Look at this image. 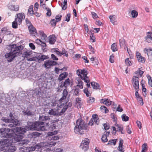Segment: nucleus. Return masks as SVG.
<instances>
[{"label": "nucleus", "mask_w": 152, "mask_h": 152, "mask_svg": "<svg viewBox=\"0 0 152 152\" xmlns=\"http://www.w3.org/2000/svg\"><path fill=\"white\" fill-rule=\"evenodd\" d=\"M13 136L11 138H8L3 140L2 141H0V144H2L4 146L0 148V151H3L5 150L3 152H14L16 150V148L15 146L12 145V143L13 142V139L16 142H20L21 141V135H16L12 139H11Z\"/></svg>", "instance_id": "obj_1"}, {"label": "nucleus", "mask_w": 152, "mask_h": 152, "mask_svg": "<svg viewBox=\"0 0 152 152\" xmlns=\"http://www.w3.org/2000/svg\"><path fill=\"white\" fill-rule=\"evenodd\" d=\"M7 48L10 52L6 53L5 56L6 58H8L7 61L9 62H11L15 57L21 54L24 48L22 45L17 46L16 45H8Z\"/></svg>", "instance_id": "obj_2"}, {"label": "nucleus", "mask_w": 152, "mask_h": 152, "mask_svg": "<svg viewBox=\"0 0 152 152\" xmlns=\"http://www.w3.org/2000/svg\"><path fill=\"white\" fill-rule=\"evenodd\" d=\"M76 124L74 129L75 132L78 134H84V131L87 129V127L84 121L82 119L79 118L77 120Z\"/></svg>", "instance_id": "obj_3"}, {"label": "nucleus", "mask_w": 152, "mask_h": 152, "mask_svg": "<svg viewBox=\"0 0 152 152\" xmlns=\"http://www.w3.org/2000/svg\"><path fill=\"white\" fill-rule=\"evenodd\" d=\"M77 74L79 76L81 79L86 83V86L88 88H90V83H89V78L87 75L88 74L87 70L86 69H78L76 72Z\"/></svg>", "instance_id": "obj_4"}, {"label": "nucleus", "mask_w": 152, "mask_h": 152, "mask_svg": "<svg viewBox=\"0 0 152 152\" xmlns=\"http://www.w3.org/2000/svg\"><path fill=\"white\" fill-rule=\"evenodd\" d=\"M10 129H6L5 128H2L0 129V133L1 134V136L7 138H10L14 134L12 133H10Z\"/></svg>", "instance_id": "obj_5"}, {"label": "nucleus", "mask_w": 152, "mask_h": 152, "mask_svg": "<svg viewBox=\"0 0 152 152\" xmlns=\"http://www.w3.org/2000/svg\"><path fill=\"white\" fill-rule=\"evenodd\" d=\"M61 104H60L59 106H58V105H57V106H58V109L59 107L60 108H63L62 109L61 111L60 112V115H62L64 113H65L66 110L67 109L68 107H71L72 105V104L71 102H69L68 103L67 102H66V103L65 104V102L63 103V102H61Z\"/></svg>", "instance_id": "obj_6"}, {"label": "nucleus", "mask_w": 152, "mask_h": 152, "mask_svg": "<svg viewBox=\"0 0 152 152\" xmlns=\"http://www.w3.org/2000/svg\"><path fill=\"white\" fill-rule=\"evenodd\" d=\"M27 130V129H26L24 128L15 127L13 129H10V132H11V133H13L14 134L12 136H13L15 134V132H18V134H23L25 133Z\"/></svg>", "instance_id": "obj_7"}, {"label": "nucleus", "mask_w": 152, "mask_h": 152, "mask_svg": "<svg viewBox=\"0 0 152 152\" xmlns=\"http://www.w3.org/2000/svg\"><path fill=\"white\" fill-rule=\"evenodd\" d=\"M44 124V122L37 121L35 122L34 130L39 131H44L45 130V127L42 126Z\"/></svg>", "instance_id": "obj_8"}, {"label": "nucleus", "mask_w": 152, "mask_h": 152, "mask_svg": "<svg viewBox=\"0 0 152 152\" xmlns=\"http://www.w3.org/2000/svg\"><path fill=\"white\" fill-rule=\"evenodd\" d=\"M132 83L135 89L138 91L139 89V78L137 76H134L132 80Z\"/></svg>", "instance_id": "obj_9"}, {"label": "nucleus", "mask_w": 152, "mask_h": 152, "mask_svg": "<svg viewBox=\"0 0 152 152\" xmlns=\"http://www.w3.org/2000/svg\"><path fill=\"white\" fill-rule=\"evenodd\" d=\"M25 18V15L24 13H20L17 14L15 16V20H17L18 24L20 25L22 23L23 20Z\"/></svg>", "instance_id": "obj_10"}, {"label": "nucleus", "mask_w": 152, "mask_h": 152, "mask_svg": "<svg viewBox=\"0 0 152 152\" xmlns=\"http://www.w3.org/2000/svg\"><path fill=\"white\" fill-rule=\"evenodd\" d=\"M46 145V143L44 142H41L36 145L34 147H29V150L30 151H34L36 149H38Z\"/></svg>", "instance_id": "obj_11"}, {"label": "nucleus", "mask_w": 152, "mask_h": 152, "mask_svg": "<svg viewBox=\"0 0 152 152\" xmlns=\"http://www.w3.org/2000/svg\"><path fill=\"white\" fill-rule=\"evenodd\" d=\"M39 120L40 121L44 122V123L46 124V126H49L50 124H51V122L49 121L48 122H45L47 121H50V118L48 116H46L44 115L40 116L39 117Z\"/></svg>", "instance_id": "obj_12"}, {"label": "nucleus", "mask_w": 152, "mask_h": 152, "mask_svg": "<svg viewBox=\"0 0 152 152\" xmlns=\"http://www.w3.org/2000/svg\"><path fill=\"white\" fill-rule=\"evenodd\" d=\"M57 64L56 62L53 61L47 60L45 62L43 65L45 67L47 68H49L51 66L56 65Z\"/></svg>", "instance_id": "obj_13"}, {"label": "nucleus", "mask_w": 152, "mask_h": 152, "mask_svg": "<svg viewBox=\"0 0 152 152\" xmlns=\"http://www.w3.org/2000/svg\"><path fill=\"white\" fill-rule=\"evenodd\" d=\"M28 28L30 34L32 35L35 36L36 35H37V34L36 29L33 25H30L28 26Z\"/></svg>", "instance_id": "obj_14"}, {"label": "nucleus", "mask_w": 152, "mask_h": 152, "mask_svg": "<svg viewBox=\"0 0 152 152\" xmlns=\"http://www.w3.org/2000/svg\"><path fill=\"white\" fill-rule=\"evenodd\" d=\"M116 128L114 126L112 127L113 129V133L114 134H116V132H121L122 134L124 133V132L122 131L123 128L121 126H119L118 124L117 125H116Z\"/></svg>", "instance_id": "obj_15"}, {"label": "nucleus", "mask_w": 152, "mask_h": 152, "mask_svg": "<svg viewBox=\"0 0 152 152\" xmlns=\"http://www.w3.org/2000/svg\"><path fill=\"white\" fill-rule=\"evenodd\" d=\"M100 102L104 104L107 106H109L113 102L110 99H102L100 100Z\"/></svg>", "instance_id": "obj_16"}, {"label": "nucleus", "mask_w": 152, "mask_h": 152, "mask_svg": "<svg viewBox=\"0 0 152 152\" xmlns=\"http://www.w3.org/2000/svg\"><path fill=\"white\" fill-rule=\"evenodd\" d=\"M144 51L145 53L148 55V58L152 59V48L148 49L146 48L144 49Z\"/></svg>", "instance_id": "obj_17"}, {"label": "nucleus", "mask_w": 152, "mask_h": 152, "mask_svg": "<svg viewBox=\"0 0 152 152\" xmlns=\"http://www.w3.org/2000/svg\"><path fill=\"white\" fill-rule=\"evenodd\" d=\"M23 52L22 54V56L24 58H27L32 54V52L31 51L28 50H25L23 49Z\"/></svg>", "instance_id": "obj_18"}, {"label": "nucleus", "mask_w": 152, "mask_h": 152, "mask_svg": "<svg viewBox=\"0 0 152 152\" xmlns=\"http://www.w3.org/2000/svg\"><path fill=\"white\" fill-rule=\"evenodd\" d=\"M27 130H34L35 122L34 123L31 122H28L27 123V126H26Z\"/></svg>", "instance_id": "obj_19"}, {"label": "nucleus", "mask_w": 152, "mask_h": 152, "mask_svg": "<svg viewBox=\"0 0 152 152\" xmlns=\"http://www.w3.org/2000/svg\"><path fill=\"white\" fill-rule=\"evenodd\" d=\"M68 94V92L67 91V90L66 89H64L62 93V96L61 98L59 100V101L60 102H63V100H65Z\"/></svg>", "instance_id": "obj_20"}, {"label": "nucleus", "mask_w": 152, "mask_h": 152, "mask_svg": "<svg viewBox=\"0 0 152 152\" xmlns=\"http://www.w3.org/2000/svg\"><path fill=\"white\" fill-rule=\"evenodd\" d=\"M136 56L138 61L142 63H144L145 62V58L141 56V54L139 53H136Z\"/></svg>", "instance_id": "obj_21"}, {"label": "nucleus", "mask_w": 152, "mask_h": 152, "mask_svg": "<svg viewBox=\"0 0 152 152\" xmlns=\"http://www.w3.org/2000/svg\"><path fill=\"white\" fill-rule=\"evenodd\" d=\"M76 83L77 84V87H78L81 89H82L83 88V83L80 78H77L76 79Z\"/></svg>", "instance_id": "obj_22"}, {"label": "nucleus", "mask_w": 152, "mask_h": 152, "mask_svg": "<svg viewBox=\"0 0 152 152\" xmlns=\"http://www.w3.org/2000/svg\"><path fill=\"white\" fill-rule=\"evenodd\" d=\"M145 41L148 42H151V41H152V32H148V34L147 36L145 37Z\"/></svg>", "instance_id": "obj_23"}, {"label": "nucleus", "mask_w": 152, "mask_h": 152, "mask_svg": "<svg viewBox=\"0 0 152 152\" xmlns=\"http://www.w3.org/2000/svg\"><path fill=\"white\" fill-rule=\"evenodd\" d=\"M23 114L28 116H31L34 115V112L28 110H24L22 111Z\"/></svg>", "instance_id": "obj_24"}, {"label": "nucleus", "mask_w": 152, "mask_h": 152, "mask_svg": "<svg viewBox=\"0 0 152 152\" xmlns=\"http://www.w3.org/2000/svg\"><path fill=\"white\" fill-rule=\"evenodd\" d=\"M123 140L121 139H120L119 142V146L118 148V150L120 152H124V148L123 147Z\"/></svg>", "instance_id": "obj_25"}, {"label": "nucleus", "mask_w": 152, "mask_h": 152, "mask_svg": "<svg viewBox=\"0 0 152 152\" xmlns=\"http://www.w3.org/2000/svg\"><path fill=\"white\" fill-rule=\"evenodd\" d=\"M67 73L66 72L61 74L59 76L58 80L59 81H61L64 80L67 76Z\"/></svg>", "instance_id": "obj_26"}, {"label": "nucleus", "mask_w": 152, "mask_h": 152, "mask_svg": "<svg viewBox=\"0 0 152 152\" xmlns=\"http://www.w3.org/2000/svg\"><path fill=\"white\" fill-rule=\"evenodd\" d=\"M19 6L18 5H10L9 6L8 8L11 10L15 11H18L19 10Z\"/></svg>", "instance_id": "obj_27"}, {"label": "nucleus", "mask_w": 152, "mask_h": 152, "mask_svg": "<svg viewBox=\"0 0 152 152\" xmlns=\"http://www.w3.org/2000/svg\"><path fill=\"white\" fill-rule=\"evenodd\" d=\"M92 119L95 124L98 125L99 124V120L97 115L96 114L92 115Z\"/></svg>", "instance_id": "obj_28"}, {"label": "nucleus", "mask_w": 152, "mask_h": 152, "mask_svg": "<svg viewBox=\"0 0 152 152\" xmlns=\"http://www.w3.org/2000/svg\"><path fill=\"white\" fill-rule=\"evenodd\" d=\"M49 42L51 44H53L56 41V38L54 35H51L49 36Z\"/></svg>", "instance_id": "obj_29"}, {"label": "nucleus", "mask_w": 152, "mask_h": 152, "mask_svg": "<svg viewBox=\"0 0 152 152\" xmlns=\"http://www.w3.org/2000/svg\"><path fill=\"white\" fill-rule=\"evenodd\" d=\"M111 22L114 25L117 24L116 17L115 15H110L109 17Z\"/></svg>", "instance_id": "obj_30"}, {"label": "nucleus", "mask_w": 152, "mask_h": 152, "mask_svg": "<svg viewBox=\"0 0 152 152\" xmlns=\"http://www.w3.org/2000/svg\"><path fill=\"white\" fill-rule=\"evenodd\" d=\"M125 63L126 65L130 66L133 64V62L132 61L131 58H127L125 60Z\"/></svg>", "instance_id": "obj_31"}, {"label": "nucleus", "mask_w": 152, "mask_h": 152, "mask_svg": "<svg viewBox=\"0 0 152 152\" xmlns=\"http://www.w3.org/2000/svg\"><path fill=\"white\" fill-rule=\"evenodd\" d=\"M58 111L57 110L53 109L50 110L48 112V113L50 115H55L58 113Z\"/></svg>", "instance_id": "obj_32"}, {"label": "nucleus", "mask_w": 152, "mask_h": 152, "mask_svg": "<svg viewBox=\"0 0 152 152\" xmlns=\"http://www.w3.org/2000/svg\"><path fill=\"white\" fill-rule=\"evenodd\" d=\"M33 5H31L29 7L28 10L27 15L28 16H32L34 14V11L33 10Z\"/></svg>", "instance_id": "obj_33"}, {"label": "nucleus", "mask_w": 152, "mask_h": 152, "mask_svg": "<svg viewBox=\"0 0 152 152\" xmlns=\"http://www.w3.org/2000/svg\"><path fill=\"white\" fill-rule=\"evenodd\" d=\"M11 121L10 123H12L15 126H16L20 124V121L19 120L16 119H10Z\"/></svg>", "instance_id": "obj_34"}, {"label": "nucleus", "mask_w": 152, "mask_h": 152, "mask_svg": "<svg viewBox=\"0 0 152 152\" xmlns=\"http://www.w3.org/2000/svg\"><path fill=\"white\" fill-rule=\"evenodd\" d=\"M72 91L73 92V94L74 95L76 96H79V92L80 91V90L77 87H75V89H73Z\"/></svg>", "instance_id": "obj_35"}, {"label": "nucleus", "mask_w": 152, "mask_h": 152, "mask_svg": "<svg viewBox=\"0 0 152 152\" xmlns=\"http://www.w3.org/2000/svg\"><path fill=\"white\" fill-rule=\"evenodd\" d=\"M37 57V60L39 61H43L47 58V56H46L42 54L39 55Z\"/></svg>", "instance_id": "obj_36"}, {"label": "nucleus", "mask_w": 152, "mask_h": 152, "mask_svg": "<svg viewBox=\"0 0 152 152\" xmlns=\"http://www.w3.org/2000/svg\"><path fill=\"white\" fill-rule=\"evenodd\" d=\"M91 84L92 86L94 89H98L99 87V85L95 82H92L91 83Z\"/></svg>", "instance_id": "obj_37"}, {"label": "nucleus", "mask_w": 152, "mask_h": 152, "mask_svg": "<svg viewBox=\"0 0 152 152\" xmlns=\"http://www.w3.org/2000/svg\"><path fill=\"white\" fill-rule=\"evenodd\" d=\"M67 0H64L63 4L62 3H61L62 9L63 10H65L67 8Z\"/></svg>", "instance_id": "obj_38"}, {"label": "nucleus", "mask_w": 152, "mask_h": 152, "mask_svg": "<svg viewBox=\"0 0 152 152\" xmlns=\"http://www.w3.org/2000/svg\"><path fill=\"white\" fill-rule=\"evenodd\" d=\"M80 148L84 151H86L88 148V145H86V144H84L83 143H81Z\"/></svg>", "instance_id": "obj_39"}, {"label": "nucleus", "mask_w": 152, "mask_h": 152, "mask_svg": "<svg viewBox=\"0 0 152 152\" xmlns=\"http://www.w3.org/2000/svg\"><path fill=\"white\" fill-rule=\"evenodd\" d=\"M132 17L133 18H135L137 17L138 15V13L136 11L134 10H132L131 12Z\"/></svg>", "instance_id": "obj_40"}, {"label": "nucleus", "mask_w": 152, "mask_h": 152, "mask_svg": "<svg viewBox=\"0 0 152 152\" xmlns=\"http://www.w3.org/2000/svg\"><path fill=\"white\" fill-rule=\"evenodd\" d=\"M39 34L41 37V39H45L47 36L44 33V32L39 31Z\"/></svg>", "instance_id": "obj_41"}, {"label": "nucleus", "mask_w": 152, "mask_h": 152, "mask_svg": "<svg viewBox=\"0 0 152 152\" xmlns=\"http://www.w3.org/2000/svg\"><path fill=\"white\" fill-rule=\"evenodd\" d=\"M30 142V141L28 140H21L20 141V142L18 144L22 145L24 144H27Z\"/></svg>", "instance_id": "obj_42"}, {"label": "nucleus", "mask_w": 152, "mask_h": 152, "mask_svg": "<svg viewBox=\"0 0 152 152\" xmlns=\"http://www.w3.org/2000/svg\"><path fill=\"white\" fill-rule=\"evenodd\" d=\"M111 49L113 52H115L118 50L117 45L115 43H114L112 45Z\"/></svg>", "instance_id": "obj_43"}, {"label": "nucleus", "mask_w": 152, "mask_h": 152, "mask_svg": "<svg viewBox=\"0 0 152 152\" xmlns=\"http://www.w3.org/2000/svg\"><path fill=\"white\" fill-rule=\"evenodd\" d=\"M70 85V80L69 78L66 79L64 81V85L65 87H67Z\"/></svg>", "instance_id": "obj_44"}, {"label": "nucleus", "mask_w": 152, "mask_h": 152, "mask_svg": "<svg viewBox=\"0 0 152 152\" xmlns=\"http://www.w3.org/2000/svg\"><path fill=\"white\" fill-rule=\"evenodd\" d=\"M121 118L123 121H128L129 119V117L126 116V114H124L122 115Z\"/></svg>", "instance_id": "obj_45"}, {"label": "nucleus", "mask_w": 152, "mask_h": 152, "mask_svg": "<svg viewBox=\"0 0 152 152\" xmlns=\"http://www.w3.org/2000/svg\"><path fill=\"white\" fill-rule=\"evenodd\" d=\"M102 142H106L108 141V139L107 137V136L106 134H103L102 136Z\"/></svg>", "instance_id": "obj_46"}, {"label": "nucleus", "mask_w": 152, "mask_h": 152, "mask_svg": "<svg viewBox=\"0 0 152 152\" xmlns=\"http://www.w3.org/2000/svg\"><path fill=\"white\" fill-rule=\"evenodd\" d=\"M18 23L17 20H15L12 23V27L13 28H16L18 27Z\"/></svg>", "instance_id": "obj_47"}, {"label": "nucleus", "mask_w": 152, "mask_h": 152, "mask_svg": "<svg viewBox=\"0 0 152 152\" xmlns=\"http://www.w3.org/2000/svg\"><path fill=\"white\" fill-rule=\"evenodd\" d=\"M117 139L112 140H110L108 141L107 144L108 145H115L116 144V141Z\"/></svg>", "instance_id": "obj_48"}, {"label": "nucleus", "mask_w": 152, "mask_h": 152, "mask_svg": "<svg viewBox=\"0 0 152 152\" xmlns=\"http://www.w3.org/2000/svg\"><path fill=\"white\" fill-rule=\"evenodd\" d=\"M59 139V137L57 135L53 136L51 137H50L49 140H56Z\"/></svg>", "instance_id": "obj_49"}, {"label": "nucleus", "mask_w": 152, "mask_h": 152, "mask_svg": "<svg viewBox=\"0 0 152 152\" xmlns=\"http://www.w3.org/2000/svg\"><path fill=\"white\" fill-rule=\"evenodd\" d=\"M57 133V132H56L55 131L48 132L47 134L48 135L49 137L48 139H49V138L50 137H52L53 135L54 134H56Z\"/></svg>", "instance_id": "obj_50"}, {"label": "nucleus", "mask_w": 152, "mask_h": 152, "mask_svg": "<svg viewBox=\"0 0 152 152\" xmlns=\"http://www.w3.org/2000/svg\"><path fill=\"white\" fill-rule=\"evenodd\" d=\"M1 120L5 123H10L11 121L10 119H8L5 117L2 118Z\"/></svg>", "instance_id": "obj_51"}, {"label": "nucleus", "mask_w": 152, "mask_h": 152, "mask_svg": "<svg viewBox=\"0 0 152 152\" xmlns=\"http://www.w3.org/2000/svg\"><path fill=\"white\" fill-rule=\"evenodd\" d=\"M45 9L47 11L46 13L47 16H50L51 15V12L50 9L48 7H45Z\"/></svg>", "instance_id": "obj_52"}, {"label": "nucleus", "mask_w": 152, "mask_h": 152, "mask_svg": "<svg viewBox=\"0 0 152 152\" xmlns=\"http://www.w3.org/2000/svg\"><path fill=\"white\" fill-rule=\"evenodd\" d=\"M62 15H61L58 14L55 17L56 20V22H58L61 21Z\"/></svg>", "instance_id": "obj_53"}, {"label": "nucleus", "mask_w": 152, "mask_h": 152, "mask_svg": "<svg viewBox=\"0 0 152 152\" xmlns=\"http://www.w3.org/2000/svg\"><path fill=\"white\" fill-rule=\"evenodd\" d=\"M89 140L88 138H85L84 140L82 141L81 143H83L84 144L87 145H88L89 144Z\"/></svg>", "instance_id": "obj_54"}, {"label": "nucleus", "mask_w": 152, "mask_h": 152, "mask_svg": "<svg viewBox=\"0 0 152 152\" xmlns=\"http://www.w3.org/2000/svg\"><path fill=\"white\" fill-rule=\"evenodd\" d=\"M84 93L86 94L87 96L88 97L91 96V94L88 91L87 89L85 88L83 90Z\"/></svg>", "instance_id": "obj_55"}, {"label": "nucleus", "mask_w": 152, "mask_h": 152, "mask_svg": "<svg viewBox=\"0 0 152 152\" xmlns=\"http://www.w3.org/2000/svg\"><path fill=\"white\" fill-rule=\"evenodd\" d=\"M147 77L148 80V83L149 85L152 87V78L151 77L149 76H148Z\"/></svg>", "instance_id": "obj_56"}, {"label": "nucleus", "mask_w": 152, "mask_h": 152, "mask_svg": "<svg viewBox=\"0 0 152 152\" xmlns=\"http://www.w3.org/2000/svg\"><path fill=\"white\" fill-rule=\"evenodd\" d=\"M56 21L55 19H52L51 20L50 23L52 26H55L56 25Z\"/></svg>", "instance_id": "obj_57"}, {"label": "nucleus", "mask_w": 152, "mask_h": 152, "mask_svg": "<svg viewBox=\"0 0 152 152\" xmlns=\"http://www.w3.org/2000/svg\"><path fill=\"white\" fill-rule=\"evenodd\" d=\"M144 72H143L141 70H138L137 72V77H138L140 76V77H142V74H143Z\"/></svg>", "instance_id": "obj_58"}, {"label": "nucleus", "mask_w": 152, "mask_h": 152, "mask_svg": "<svg viewBox=\"0 0 152 152\" xmlns=\"http://www.w3.org/2000/svg\"><path fill=\"white\" fill-rule=\"evenodd\" d=\"M95 99L93 97H90L88 100V102L90 104H92L94 102Z\"/></svg>", "instance_id": "obj_59"}, {"label": "nucleus", "mask_w": 152, "mask_h": 152, "mask_svg": "<svg viewBox=\"0 0 152 152\" xmlns=\"http://www.w3.org/2000/svg\"><path fill=\"white\" fill-rule=\"evenodd\" d=\"M27 60L28 61H36L37 60V57L36 56L33 57L32 58H29L27 59Z\"/></svg>", "instance_id": "obj_60"}, {"label": "nucleus", "mask_w": 152, "mask_h": 152, "mask_svg": "<svg viewBox=\"0 0 152 152\" xmlns=\"http://www.w3.org/2000/svg\"><path fill=\"white\" fill-rule=\"evenodd\" d=\"M1 33L4 34H6V35H8L9 33H8V31H7V29L6 28H2L1 30Z\"/></svg>", "instance_id": "obj_61"}, {"label": "nucleus", "mask_w": 152, "mask_h": 152, "mask_svg": "<svg viewBox=\"0 0 152 152\" xmlns=\"http://www.w3.org/2000/svg\"><path fill=\"white\" fill-rule=\"evenodd\" d=\"M100 109L101 110H104L105 113H107L109 111L108 110H107V108L104 106H101L100 107Z\"/></svg>", "instance_id": "obj_62"}, {"label": "nucleus", "mask_w": 152, "mask_h": 152, "mask_svg": "<svg viewBox=\"0 0 152 152\" xmlns=\"http://www.w3.org/2000/svg\"><path fill=\"white\" fill-rule=\"evenodd\" d=\"M70 13L68 14L65 17L66 18L65 20L67 22H69L70 20Z\"/></svg>", "instance_id": "obj_63"}, {"label": "nucleus", "mask_w": 152, "mask_h": 152, "mask_svg": "<svg viewBox=\"0 0 152 152\" xmlns=\"http://www.w3.org/2000/svg\"><path fill=\"white\" fill-rule=\"evenodd\" d=\"M120 45V46L124 45L125 43L124 40L123 39H120L119 40Z\"/></svg>", "instance_id": "obj_64"}]
</instances>
